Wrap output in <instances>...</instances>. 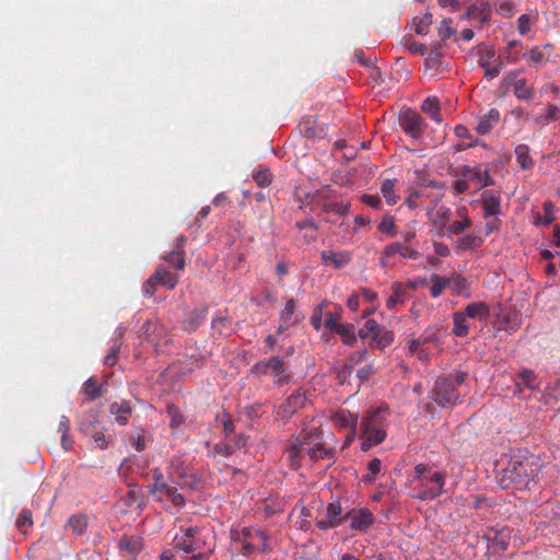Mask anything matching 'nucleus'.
Wrapping results in <instances>:
<instances>
[{
	"label": "nucleus",
	"mask_w": 560,
	"mask_h": 560,
	"mask_svg": "<svg viewBox=\"0 0 560 560\" xmlns=\"http://www.w3.org/2000/svg\"><path fill=\"white\" fill-rule=\"evenodd\" d=\"M445 478V474L425 464L416 465L412 480L417 481V486L412 488V498L421 501L436 499L443 493Z\"/></svg>",
	"instance_id": "nucleus-1"
},
{
	"label": "nucleus",
	"mask_w": 560,
	"mask_h": 560,
	"mask_svg": "<svg viewBox=\"0 0 560 560\" xmlns=\"http://www.w3.org/2000/svg\"><path fill=\"white\" fill-rule=\"evenodd\" d=\"M537 471V463L533 458H512L508 465L501 469L498 477L502 488H526Z\"/></svg>",
	"instance_id": "nucleus-2"
},
{
	"label": "nucleus",
	"mask_w": 560,
	"mask_h": 560,
	"mask_svg": "<svg viewBox=\"0 0 560 560\" xmlns=\"http://www.w3.org/2000/svg\"><path fill=\"white\" fill-rule=\"evenodd\" d=\"M388 409L380 407L370 410L361 422V450L369 451L375 445L381 444L386 438V422Z\"/></svg>",
	"instance_id": "nucleus-3"
},
{
	"label": "nucleus",
	"mask_w": 560,
	"mask_h": 560,
	"mask_svg": "<svg viewBox=\"0 0 560 560\" xmlns=\"http://www.w3.org/2000/svg\"><path fill=\"white\" fill-rule=\"evenodd\" d=\"M234 539L241 544L245 556L267 552L272 548V540L266 529L246 526L234 533Z\"/></svg>",
	"instance_id": "nucleus-4"
},
{
	"label": "nucleus",
	"mask_w": 560,
	"mask_h": 560,
	"mask_svg": "<svg viewBox=\"0 0 560 560\" xmlns=\"http://www.w3.org/2000/svg\"><path fill=\"white\" fill-rule=\"evenodd\" d=\"M153 482L149 486V493L159 502L168 500L175 506H183L185 504L184 497L177 491L176 488L168 486L164 480L163 472L160 468L151 470Z\"/></svg>",
	"instance_id": "nucleus-5"
},
{
	"label": "nucleus",
	"mask_w": 560,
	"mask_h": 560,
	"mask_svg": "<svg viewBox=\"0 0 560 560\" xmlns=\"http://www.w3.org/2000/svg\"><path fill=\"white\" fill-rule=\"evenodd\" d=\"M205 545V539L201 537L200 532L196 527H188L182 529L180 535H175L174 546L175 548L183 550L186 553H194L189 560H207V553L202 552L201 549Z\"/></svg>",
	"instance_id": "nucleus-6"
},
{
	"label": "nucleus",
	"mask_w": 560,
	"mask_h": 560,
	"mask_svg": "<svg viewBox=\"0 0 560 560\" xmlns=\"http://www.w3.org/2000/svg\"><path fill=\"white\" fill-rule=\"evenodd\" d=\"M252 373L256 376H272L275 384L281 386L289 382L290 376L287 374V365L282 358L271 357L268 360H261L254 364Z\"/></svg>",
	"instance_id": "nucleus-7"
},
{
	"label": "nucleus",
	"mask_w": 560,
	"mask_h": 560,
	"mask_svg": "<svg viewBox=\"0 0 560 560\" xmlns=\"http://www.w3.org/2000/svg\"><path fill=\"white\" fill-rule=\"evenodd\" d=\"M522 70H513L505 73L501 85L504 89H513V94L520 101H530L535 95V88L526 78H521Z\"/></svg>",
	"instance_id": "nucleus-8"
},
{
	"label": "nucleus",
	"mask_w": 560,
	"mask_h": 560,
	"mask_svg": "<svg viewBox=\"0 0 560 560\" xmlns=\"http://www.w3.org/2000/svg\"><path fill=\"white\" fill-rule=\"evenodd\" d=\"M478 63L485 70V75L489 79L498 77L503 67L501 56L497 55L492 46H481L478 48Z\"/></svg>",
	"instance_id": "nucleus-9"
},
{
	"label": "nucleus",
	"mask_w": 560,
	"mask_h": 560,
	"mask_svg": "<svg viewBox=\"0 0 560 560\" xmlns=\"http://www.w3.org/2000/svg\"><path fill=\"white\" fill-rule=\"evenodd\" d=\"M119 556L125 560H136L143 549V539L139 535H122L117 540Z\"/></svg>",
	"instance_id": "nucleus-10"
},
{
	"label": "nucleus",
	"mask_w": 560,
	"mask_h": 560,
	"mask_svg": "<svg viewBox=\"0 0 560 560\" xmlns=\"http://www.w3.org/2000/svg\"><path fill=\"white\" fill-rule=\"evenodd\" d=\"M306 400L307 399L304 392H294L277 407L276 417L282 421H285L299 409L303 408L306 405Z\"/></svg>",
	"instance_id": "nucleus-11"
},
{
	"label": "nucleus",
	"mask_w": 560,
	"mask_h": 560,
	"mask_svg": "<svg viewBox=\"0 0 560 560\" xmlns=\"http://www.w3.org/2000/svg\"><path fill=\"white\" fill-rule=\"evenodd\" d=\"M462 177L466 178L470 184L471 188L476 190L494 185V180L490 176L487 170H483L480 165L478 166H463L460 170Z\"/></svg>",
	"instance_id": "nucleus-12"
},
{
	"label": "nucleus",
	"mask_w": 560,
	"mask_h": 560,
	"mask_svg": "<svg viewBox=\"0 0 560 560\" xmlns=\"http://www.w3.org/2000/svg\"><path fill=\"white\" fill-rule=\"evenodd\" d=\"M170 474L183 480V485L194 487L196 486L197 478L190 472V463L188 458L184 456H174L170 465Z\"/></svg>",
	"instance_id": "nucleus-13"
},
{
	"label": "nucleus",
	"mask_w": 560,
	"mask_h": 560,
	"mask_svg": "<svg viewBox=\"0 0 560 560\" xmlns=\"http://www.w3.org/2000/svg\"><path fill=\"white\" fill-rule=\"evenodd\" d=\"M428 219L431 224L438 230L439 234H446L450 228V222L453 218V212L445 206H434L428 209Z\"/></svg>",
	"instance_id": "nucleus-14"
},
{
	"label": "nucleus",
	"mask_w": 560,
	"mask_h": 560,
	"mask_svg": "<svg viewBox=\"0 0 560 560\" xmlns=\"http://www.w3.org/2000/svg\"><path fill=\"white\" fill-rule=\"evenodd\" d=\"M458 399L453 380L439 378L435 385V401L443 406L454 405Z\"/></svg>",
	"instance_id": "nucleus-15"
},
{
	"label": "nucleus",
	"mask_w": 560,
	"mask_h": 560,
	"mask_svg": "<svg viewBox=\"0 0 560 560\" xmlns=\"http://www.w3.org/2000/svg\"><path fill=\"white\" fill-rule=\"evenodd\" d=\"M142 334L145 336V340L151 343L155 349L167 345L168 336L166 328L158 323L148 320L141 328Z\"/></svg>",
	"instance_id": "nucleus-16"
},
{
	"label": "nucleus",
	"mask_w": 560,
	"mask_h": 560,
	"mask_svg": "<svg viewBox=\"0 0 560 560\" xmlns=\"http://www.w3.org/2000/svg\"><path fill=\"white\" fill-rule=\"evenodd\" d=\"M399 125L411 138L417 139L423 131L422 119L415 110H405L400 114Z\"/></svg>",
	"instance_id": "nucleus-17"
},
{
	"label": "nucleus",
	"mask_w": 560,
	"mask_h": 560,
	"mask_svg": "<svg viewBox=\"0 0 560 560\" xmlns=\"http://www.w3.org/2000/svg\"><path fill=\"white\" fill-rule=\"evenodd\" d=\"M300 453L311 460L330 459L331 450L327 448L320 441H304L300 443Z\"/></svg>",
	"instance_id": "nucleus-18"
},
{
	"label": "nucleus",
	"mask_w": 560,
	"mask_h": 560,
	"mask_svg": "<svg viewBox=\"0 0 560 560\" xmlns=\"http://www.w3.org/2000/svg\"><path fill=\"white\" fill-rule=\"evenodd\" d=\"M490 4L489 0H475L467 11L463 14L462 20H476L480 27L489 21Z\"/></svg>",
	"instance_id": "nucleus-19"
},
{
	"label": "nucleus",
	"mask_w": 560,
	"mask_h": 560,
	"mask_svg": "<svg viewBox=\"0 0 560 560\" xmlns=\"http://www.w3.org/2000/svg\"><path fill=\"white\" fill-rule=\"evenodd\" d=\"M302 319L301 314L296 311V303L293 299L287 301L284 308L280 312L278 334L284 332L291 326L298 324Z\"/></svg>",
	"instance_id": "nucleus-20"
},
{
	"label": "nucleus",
	"mask_w": 560,
	"mask_h": 560,
	"mask_svg": "<svg viewBox=\"0 0 560 560\" xmlns=\"http://www.w3.org/2000/svg\"><path fill=\"white\" fill-rule=\"evenodd\" d=\"M472 225V220L469 217L468 208L465 206L457 207L455 217L453 215L446 235H460L465 230Z\"/></svg>",
	"instance_id": "nucleus-21"
},
{
	"label": "nucleus",
	"mask_w": 560,
	"mask_h": 560,
	"mask_svg": "<svg viewBox=\"0 0 560 560\" xmlns=\"http://www.w3.org/2000/svg\"><path fill=\"white\" fill-rule=\"evenodd\" d=\"M322 261L327 267L340 269L351 261V253L347 250L325 249L320 253Z\"/></svg>",
	"instance_id": "nucleus-22"
},
{
	"label": "nucleus",
	"mask_w": 560,
	"mask_h": 560,
	"mask_svg": "<svg viewBox=\"0 0 560 560\" xmlns=\"http://www.w3.org/2000/svg\"><path fill=\"white\" fill-rule=\"evenodd\" d=\"M346 518L350 521L351 529L359 532L366 530L374 523L373 514L365 509L352 510Z\"/></svg>",
	"instance_id": "nucleus-23"
},
{
	"label": "nucleus",
	"mask_w": 560,
	"mask_h": 560,
	"mask_svg": "<svg viewBox=\"0 0 560 560\" xmlns=\"http://www.w3.org/2000/svg\"><path fill=\"white\" fill-rule=\"evenodd\" d=\"M482 214L485 218L495 217L501 212V196L494 190H485L481 195Z\"/></svg>",
	"instance_id": "nucleus-24"
},
{
	"label": "nucleus",
	"mask_w": 560,
	"mask_h": 560,
	"mask_svg": "<svg viewBox=\"0 0 560 560\" xmlns=\"http://www.w3.org/2000/svg\"><path fill=\"white\" fill-rule=\"evenodd\" d=\"M551 47V45L547 44L544 47L539 46H533L532 48L527 49L523 57L526 60V63L529 67H540L548 62L549 55L545 52V49Z\"/></svg>",
	"instance_id": "nucleus-25"
},
{
	"label": "nucleus",
	"mask_w": 560,
	"mask_h": 560,
	"mask_svg": "<svg viewBox=\"0 0 560 560\" xmlns=\"http://www.w3.org/2000/svg\"><path fill=\"white\" fill-rule=\"evenodd\" d=\"M483 244V238L476 233H467L457 238L455 243L456 253L474 252Z\"/></svg>",
	"instance_id": "nucleus-26"
},
{
	"label": "nucleus",
	"mask_w": 560,
	"mask_h": 560,
	"mask_svg": "<svg viewBox=\"0 0 560 560\" xmlns=\"http://www.w3.org/2000/svg\"><path fill=\"white\" fill-rule=\"evenodd\" d=\"M331 421L335 428L350 430L352 428H357L358 415L351 413L349 410L341 409L332 415Z\"/></svg>",
	"instance_id": "nucleus-27"
},
{
	"label": "nucleus",
	"mask_w": 560,
	"mask_h": 560,
	"mask_svg": "<svg viewBox=\"0 0 560 560\" xmlns=\"http://www.w3.org/2000/svg\"><path fill=\"white\" fill-rule=\"evenodd\" d=\"M468 318L487 322L490 317V307L485 302L469 303L463 311Z\"/></svg>",
	"instance_id": "nucleus-28"
},
{
	"label": "nucleus",
	"mask_w": 560,
	"mask_h": 560,
	"mask_svg": "<svg viewBox=\"0 0 560 560\" xmlns=\"http://www.w3.org/2000/svg\"><path fill=\"white\" fill-rule=\"evenodd\" d=\"M109 412L115 416V421L119 424V425H125L127 424L131 413H132V408L130 406V402L128 401H120V402H113L110 404L109 406Z\"/></svg>",
	"instance_id": "nucleus-29"
},
{
	"label": "nucleus",
	"mask_w": 560,
	"mask_h": 560,
	"mask_svg": "<svg viewBox=\"0 0 560 560\" xmlns=\"http://www.w3.org/2000/svg\"><path fill=\"white\" fill-rule=\"evenodd\" d=\"M524 52H522V43L516 39H512L508 43V45L501 50V59L505 60L509 65L516 63L521 56H523Z\"/></svg>",
	"instance_id": "nucleus-30"
},
{
	"label": "nucleus",
	"mask_w": 560,
	"mask_h": 560,
	"mask_svg": "<svg viewBox=\"0 0 560 560\" xmlns=\"http://www.w3.org/2000/svg\"><path fill=\"white\" fill-rule=\"evenodd\" d=\"M153 277L158 281L159 285L170 290L174 289L178 282V277L166 270L164 266H158L153 272Z\"/></svg>",
	"instance_id": "nucleus-31"
},
{
	"label": "nucleus",
	"mask_w": 560,
	"mask_h": 560,
	"mask_svg": "<svg viewBox=\"0 0 560 560\" xmlns=\"http://www.w3.org/2000/svg\"><path fill=\"white\" fill-rule=\"evenodd\" d=\"M392 290L393 293L386 300V306L390 310L396 307L398 304H404L408 299L406 285L404 283L395 282L392 285Z\"/></svg>",
	"instance_id": "nucleus-32"
},
{
	"label": "nucleus",
	"mask_w": 560,
	"mask_h": 560,
	"mask_svg": "<svg viewBox=\"0 0 560 560\" xmlns=\"http://www.w3.org/2000/svg\"><path fill=\"white\" fill-rule=\"evenodd\" d=\"M500 114L497 109H491L489 113L480 117L476 130L480 135L489 133L493 127L498 124Z\"/></svg>",
	"instance_id": "nucleus-33"
},
{
	"label": "nucleus",
	"mask_w": 560,
	"mask_h": 560,
	"mask_svg": "<svg viewBox=\"0 0 560 560\" xmlns=\"http://www.w3.org/2000/svg\"><path fill=\"white\" fill-rule=\"evenodd\" d=\"M301 133L308 138L322 136V128H319L317 119L314 116H307L302 119L299 125Z\"/></svg>",
	"instance_id": "nucleus-34"
},
{
	"label": "nucleus",
	"mask_w": 560,
	"mask_h": 560,
	"mask_svg": "<svg viewBox=\"0 0 560 560\" xmlns=\"http://www.w3.org/2000/svg\"><path fill=\"white\" fill-rule=\"evenodd\" d=\"M469 332L467 315L460 311L453 314V334L456 337H466Z\"/></svg>",
	"instance_id": "nucleus-35"
},
{
	"label": "nucleus",
	"mask_w": 560,
	"mask_h": 560,
	"mask_svg": "<svg viewBox=\"0 0 560 560\" xmlns=\"http://www.w3.org/2000/svg\"><path fill=\"white\" fill-rule=\"evenodd\" d=\"M529 151V147L526 144H518L515 148V159L522 170H530L534 165Z\"/></svg>",
	"instance_id": "nucleus-36"
},
{
	"label": "nucleus",
	"mask_w": 560,
	"mask_h": 560,
	"mask_svg": "<svg viewBox=\"0 0 560 560\" xmlns=\"http://www.w3.org/2000/svg\"><path fill=\"white\" fill-rule=\"evenodd\" d=\"M422 110L427 113L434 121L441 122L442 116L440 114L439 102L435 97H428L423 101Z\"/></svg>",
	"instance_id": "nucleus-37"
},
{
	"label": "nucleus",
	"mask_w": 560,
	"mask_h": 560,
	"mask_svg": "<svg viewBox=\"0 0 560 560\" xmlns=\"http://www.w3.org/2000/svg\"><path fill=\"white\" fill-rule=\"evenodd\" d=\"M553 203L551 201L544 202V213H537L534 219L536 225H549L555 220Z\"/></svg>",
	"instance_id": "nucleus-38"
},
{
	"label": "nucleus",
	"mask_w": 560,
	"mask_h": 560,
	"mask_svg": "<svg viewBox=\"0 0 560 560\" xmlns=\"http://www.w3.org/2000/svg\"><path fill=\"white\" fill-rule=\"evenodd\" d=\"M430 280L432 283L430 288V294L432 298H439L445 290V288L450 284V280L447 278L442 277L438 273H433Z\"/></svg>",
	"instance_id": "nucleus-39"
},
{
	"label": "nucleus",
	"mask_w": 560,
	"mask_h": 560,
	"mask_svg": "<svg viewBox=\"0 0 560 560\" xmlns=\"http://www.w3.org/2000/svg\"><path fill=\"white\" fill-rule=\"evenodd\" d=\"M432 14L424 13L422 16L415 18L412 21V27L419 35H427L432 24Z\"/></svg>",
	"instance_id": "nucleus-40"
},
{
	"label": "nucleus",
	"mask_w": 560,
	"mask_h": 560,
	"mask_svg": "<svg viewBox=\"0 0 560 560\" xmlns=\"http://www.w3.org/2000/svg\"><path fill=\"white\" fill-rule=\"evenodd\" d=\"M342 509L339 502L329 503L326 509V518L330 522V525L337 527L342 523Z\"/></svg>",
	"instance_id": "nucleus-41"
},
{
	"label": "nucleus",
	"mask_w": 560,
	"mask_h": 560,
	"mask_svg": "<svg viewBox=\"0 0 560 560\" xmlns=\"http://www.w3.org/2000/svg\"><path fill=\"white\" fill-rule=\"evenodd\" d=\"M395 182L386 179L381 186V191L388 205H395L399 200V196L395 191Z\"/></svg>",
	"instance_id": "nucleus-42"
},
{
	"label": "nucleus",
	"mask_w": 560,
	"mask_h": 560,
	"mask_svg": "<svg viewBox=\"0 0 560 560\" xmlns=\"http://www.w3.org/2000/svg\"><path fill=\"white\" fill-rule=\"evenodd\" d=\"M336 332L340 335L342 342L346 345H353L357 340L355 329L353 325L342 324L336 326Z\"/></svg>",
	"instance_id": "nucleus-43"
},
{
	"label": "nucleus",
	"mask_w": 560,
	"mask_h": 560,
	"mask_svg": "<svg viewBox=\"0 0 560 560\" xmlns=\"http://www.w3.org/2000/svg\"><path fill=\"white\" fill-rule=\"evenodd\" d=\"M400 252H402V244L401 243H390L387 246H385L382 257H381V264L383 267H387L389 264V258L395 256L396 254L400 255Z\"/></svg>",
	"instance_id": "nucleus-44"
},
{
	"label": "nucleus",
	"mask_w": 560,
	"mask_h": 560,
	"mask_svg": "<svg viewBox=\"0 0 560 560\" xmlns=\"http://www.w3.org/2000/svg\"><path fill=\"white\" fill-rule=\"evenodd\" d=\"M69 527L77 535H81L88 528V517L85 515H73L68 522Z\"/></svg>",
	"instance_id": "nucleus-45"
},
{
	"label": "nucleus",
	"mask_w": 560,
	"mask_h": 560,
	"mask_svg": "<svg viewBox=\"0 0 560 560\" xmlns=\"http://www.w3.org/2000/svg\"><path fill=\"white\" fill-rule=\"evenodd\" d=\"M83 393L90 399H95L103 393L102 385H98L95 378L90 377L83 385Z\"/></svg>",
	"instance_id": "nucleus-46"
},
{
	"label": "nucleus",
	"mask_w": 560,
	"mask_h": 560,
	"mask_svg": "<svg viewBox=\"0 0 560 560\" xmlns=\"http://www.w3.org/2000/svg\"><path fill=\"white\" fill-rule=\"evenodd\" d=\"M91 438L94 442V446L100 448V450H105L107 448L109 442H110V439L109 436H107L106 434V429L102 428V429H98V430H95L94 432L91 433Z\"/></svg>",
	"instance_id": "nucleus-47"
},
{
	"label": "nucleus",
	"mask_w": 560,
	"mask_h": 560,
	"mask_svg": "<svg viewBox=\"0 0 560 560\" xmlns=\"http://www.w3.org/2000/svg\"><path fill=\"white\" fill-rule=\"evenodd\" d=\"M32 525H33L32 513L28 510H23L16 518L18 529L21 533L26 534L27 529L30 527H32Z\"/></svg>",
	"instance_id": "nucleus-48"
},
{
	"label": "nucleus",
	"mask_w": 560,
	"mask_h": 560,
	"mask_svg": "<svg viewBox=\"0 0 560 560\" xmlns=\"http://www.w3.org/2000/svg\"><path fill=\"white\" fill-rule=\"evenodd\" d=\"M287 457L291 468L298 469L301 467V459L305 456L300 453V445H293L287 451Z\"/></svg>",
	"instance_id": "nucleus-49"
},
{
	"label": "nucleus",
	"mask_w": 560,
	"mask_h": 560,
	"mask_svg": "<svg viewBox=\"0 0 560 560\" xmlns=\"http://www.w3.org/2000/svg\"><path fill=\"white\" fill-rule=\"evenodd\" d=\"M165 260L173 265L177 270H183L185 268V256L183 250H173L167 256H165Z\"/></svg>",
	"instance_id": "nucleus-50"
},
{
	"label": "nucleus",
	"mask_w": 560,
	"mask_h": 560,
	"mask_svg": "<svg viewBox=\"0 0 560 560\" xmlns=\"http://www.w3.org/2000/svg\"><path fill=\"white\" fill-rule=\"evenodd\" d=\"M382 462L378 458H373L368 465V475L363 477V480L366 482H372L375 480L376 476L381 472Z\"/></svg>",
	"instance_id": "nucleus-51"
},
{
	"label": "nucleus",
	"mask_w": 560,
	"mask_h": 560,
	"mask_svg": "<svg viewBox=\"0 0 560 560\" xmlns=\"http://www.w3.org/2000/svg\"><path fill=\"white\" fill-rule=\"evenodd\" d=\"M380 332V326L374 319H369L364 324L363 328L360 329L359 335L362 339L368 338L369 336L377 337Z\"/></svg>",
	"instance_id": "nucleus-52"
},
{
	"label": "nucleus",
	"mask_w": 560,
	"mask_h": 560,
	"mask_svg": "<svg viewBox=\"0 0 560 560\" xmlns=\"http://www.w3.org/2000/svg\"><path fill=\"white\" fill-rule=\"evenodd\" d=\"M536 22V19L528 15V14H522L518 19H517V30H518V33L521 35H525L527 34L530 28H532V25Z\"/></svg>",
	"instance_id": "nucleus-53"
},
{
	"label": "nucleus",
	"mask_w": 560,
	"mask_h": 560,
	"mask_svg": "<svg viewBox=\"0 0 560 560\" xmlns=\"http://www.w3.org/2000/svg\"><path fill=\"white\" fill-rule=\"evenodd\" d=\"M515 3L512 0H500L498 2L497 11L505 18H511L515 13Z\"/></svg>",
	"instance_id": "nucleus-54"
},
{
	"label": "nucleus",
	"mask_w": 560,
	"mask_h": 560,
	"mask_svg": "<svg viewBox=\"0 0 560 560\" xmlns=\"http://www.w3.org/2000/svg\"><path fill=\"white\" fill-rule=\"evenodd\" d=\"M254 180L258 186H268L271 184V173L268 168H259L253 174Z\"/></svg>",
	"instance_id": "nucleus-55"
},
{
	"label": "nucleus",
	"mask_w": 560,
	"mask_h": 560,
	"mask_svg": "<svg viewBox=\"0 0 560 560\" xmlns=\"http://www.w3.org/2000/svg\"><path fill=\"white\" fill-rule=\"evenodd\" d=\"M425 196V189L419 191H411L406 198L405 202L410 209H417L422 205L421 199Z\"/></svg>",
	"instance_id": "nucleus-56"
},
{
	"label": "nucleus",
	"mask_w": 560,
	"mask_h": 560,
	"mask_svg": "<svg viewBox=\"0 0 560 560\" xmlns=\"http://www.w3.org/2000/svg\"><path fill=\"white\" fill-rule=\"evenodd\" d=\"M395 228H396V225H395L394 218L385 217L378 224L377 230L382 233L389 235V236H394L396 234Z\"/></svg>",
	"instance_id": "nucleus-57"
},
{
	"label": "nucleus",
	"mask_w": 560,
	"mask_h": 560,
	"mask_svg": "<svg viewBox=\"0 0 560 560\" xmlns=\"http://www.w3.org/2000/svg\"><path fill=\"white\" fill-rule=\"evenodd\" d=\"M439 36L442 40L448 39L451 36L455 34V31L452 27V20L451 19H444L439 28Z\"/></svg>",
	"instance_id": "nucleus-58"
},
{
	"label": "nucleus",
	"mask_w": 560,
	"mask_h": 560,
	"mask_svg": "<svg viewBox=\"0 0 560 560\" xmlns=\"http://www.w3.org/2000/svg\"><path fill=\"white\" fill-rule=\"evenodd\" d=\"M521 382L529 389H536V375L530 370H524L518 375Z\"/></svg>",
	"instance_id": "nucleus-59"
},
{
	"label": "nucleus",
	"mask_w": 560,
	"mask_h": 560,
	"mask_svg": "<svg viewBox=\"0 0 560 560\" xmlns=\"http://www.w3.org/2000/svg\"><path fill=\"white\" fill-rule=\"evenodd\" d=\"M423 342L420 339H411L408 341V350L410 353H418L420 359H425L427 353L422 349Z\"/></svg>",
	"instance_id": "nucleus-60"
},
{
	"label": "nucleus",
	"mask_w": 560,
	"mask_h": 560,
	"mask_svg": "<svg viewBox=\"0 0 560 560\" xmlns=\"http://www.w3.org/2000/svg\"><path fill=\"white\" fill-rule=\"evenodd\" d=\"M560 117V108L557 105H548L546 114L540 117L545 124L557 120Z\"/></svg>",
	"instance_id": "nucleus-61"
},
{
	"label": "nucleus",
	"mask_w": 560,
	"mask_h": 560,
	"mask_svg": "<svg viewBox=\"0 0 560 560\" xmlns=\"http://www.w3.org/2000/svg\"><path fill=\"white\" fill-rule=\"evenodd\" d=\"M546 404L551 408L560 409V387L547 395Z\"/></svg>",
	"instance_id": "nucleus-62"
},
{
	"label": "nucleus",
	"mask_w": 560,
	"mask_h": 560,
	"mask_svg": "<svg viewBox=\"0 0 560 560\" xmlns=\"http://www.w3.org/2000/svg\"><path fill=\"white\" fill-rule=\"evenodd\" d=\"M159 287L158 281L154 279L153 275L143 283L142 285V292L144 295L152 296L156 288Z\"/></svg>",
	"instance_id": "nucleus-63"
},
{
	"label": "nucleus",
	"mask_w": 560,
	"mask_h": 560,
	"mask_svg": "<svg viewBox=\"0 0 560 560\" xmlns=\"http://www.w3.org/2000/svg\"><path fill=\"white\" fill-rule=\"evenodd\" d=\"M326 211L327 212H334V213H337V214H345L349 211V205L347 203H339V202H334V203H328L326 205Z\"/></svg>",
	"instance_id": "nucleus-64"
}]
</instances>
